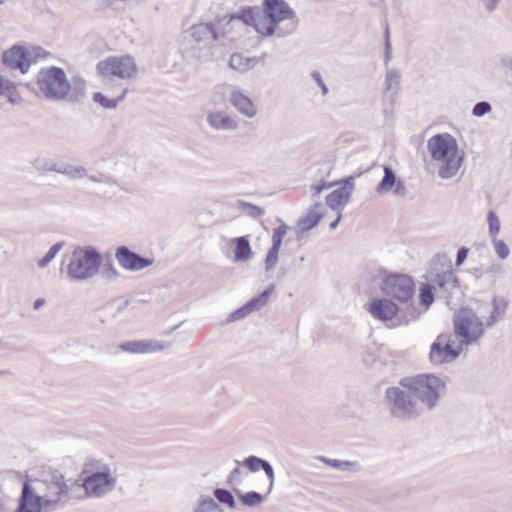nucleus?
Segmentation results:
<instances>
[{"label": "nucleus", "mask_w": 512, "mask_h": 512, "mask_svg": "<svg viewBox=\"0 0 512 512\" xmlns=\"http://www.w3.org/2000/svg\"><path fill=\"white\" fill-rule=\"evenodd\" d=\"M446 390V378L419 374L401 379L399 386L389 387L385 401L395 418L413 419L437 407Z\"/></svg>", "instance_id": "f257e3e1"}, {"label": "nucleus", "mask_w": 512, "mask_h": 512, "mask_svg": "<svg viewBox=\"0 0 512 512\" xmlns=\"http://www.w3.org/2000/svg\"><path fill=\"white\" fill-rule=\"evenodd\" d=\"M74 483L61 473H52L41 479L23 482L15 512H54L69 501Z\"/></svg>", "instance_id": "f03ea898"}, {"label": "nucleus", "mask_w": 512, "mask_h": 512, "mask_svg": "<svg viewBox=\"0 0 512 512\" xmlns=\"http://www.w3.org/2000/svg\"><path fill=\"white\" fill-rule=\"evenodd\" d=\"M231 20H240L263 36L279 38L292 34L299 22L295 11L284 0H264L263 8H244L233 14Z\"/></svg>", "instance_id": "7ed1b4c3"}, {"label": "nucleus", "mask_w": 512, "mask_h": 512, "mask_svg": "<svg viewBox=\"0 0 512 512\" xmlns=\"http://www.w3.org/2000/svg\"><path fill=\"white\" fill-rule=\"evenodd\" d=\"M101 263L102 257L94 247H77L71 254L67 273L73 280H87L97 274Z\"/></svg>", "instance_id": "20e7f679"}, {"label": "nucleus", "mask_w": 512, "mask_h": 512, "mask_svg": "<svg viewBox=\"0 0 512 512\" xmlns=\"http://www.w3.org/2000/svg\"><path fill=\"white\" fill-rule=\"evenodd\" d=\"M36 85L39 91L51 100L65 99L70 88L65 71L55 66L42 68L38 72Z\"/></svg>", "instance_id": "39448f33"}, {"label": "nucleus", "mask_w": 512, "mask_h": 512, "mask_svg": "<svg viewBox=\"0 0 512 512\" xmlns=\"http://www.w3.org/2000/svg\"><path fill=\"white\" fill-rule=\"evenodd\" d=\"M453 324L455 335L463 346L476 343L484 334V324L472 309H461L455 315Z\"/></svg>", "instance_id": "423d86ee"}, {"label": "nucleus", "mask_w": 512, "mask_h": 512, "mask_svg": "<svg viewBox=\"0 0 512 512\" xmlns=\"http://www.w3.org/2000/svg\"><path fill=\"white\" fill-rule=\"evenodd\" d=\"M117 485V473L110 466L104 464L86 476L83 480V488L90 497H103L115 489Z\"/></svg>", "instance_id": "0eeeda50"}, {"label": "nucleus", "mask_w": 512, "mask_h": 512, "mask_svg": "<svg viewBox=\"0 0 512 512\" xmlns=\"http://www.w3.org/2000/svg\"><path fill=\"white\" fill-rule=\"evenodd\" d=\"M381 290L391 298L400 302H407L414 295L415 284L408 275L390 274L383 279Z\"/></svg>", "instance_id": "6e6552de"}, {"label": "nucleus", "mask_w": 512, "mask_h": 512, "mask_svg": "<svg viewBox=\"0 0 512 512\" xmlns=\"http://www.w3.org/2000/svg\"><path fill=\"white\" fill-rule=\"evenodd\" d=\"M97 71L104 77L131 78L136 72L134 59L129 56H111L97 64Z\"/></svg>", "instance_id": "1a4fd4ad"}, {"label": "nucleus", "mask_w": 512, "mask_h": 512, "mask_svg": "<svg viewBox=\"0 0 512 512\" xmlns=\"http://www.w3.org/2000/svg\"><path fill=\"white\" fill-rule=\"evenodd\" d=\"M429 281L433 288L439 287L445 291L457 288L458 279L452 270V262L445 255L436 256L434 267L429 272Z\"/></svg>", "instance_id": "9d476101"}, {"label": "nucleus", "mask_w": 512, "mask_h": 512, "mask_svg": "<svg viewBox=\"0 0 512 512\" xmlns=\"http://www.w3.org/2000/svg\"><path fill=\"white\" fill-rule=\"evenodd\" d=\"M463 351V345L455 342L448 335L440 334L436 341L431 345L430 361L434 365L453 362Z\"/></svg>", "instance_id": "9b49d317"}, {"label": "nucleus", "mask_w": 512, "mask_h": 512, "mask_svg": "<svg viewBox=\"0 0 512 512\" xmlns=\"http://www.w3.org/2000/svg\"><path fill=\"white\" fill-rule=\"evenodd\" d=\"M427 148L433 162L463 152L459 150L456 139L447 133L436 134L431 137L428 140Z\"/></svg>", "instance_id": "f8f14e48"}, {"label": "nucleus", "mask_w": 512, "mask_h": 512, "mask_svg": "<svg viewBox=\"0 0 512 512\" xmlns=\"http://www.w3.org/2000/svg\"><path fill=\"white\" fill-rule=\"evenodd\" d=\"M115 258L123 269L132 272L150 267L154 262L152 258L143 257L124 245L116 248Z\"/></svg>", "instance_id": "ddd939ff"}, {"label": "nucleus", "mask_w": 512, "mask_h": 512, "mask_svg": "<svg viewBox=\"0 0 512 512\" xmlns=\"http://www.w3.org/2000/svg\"><path fill=\"white\" fill-rule=\"evenodd\" d=\"M30 56V52L26 48L15 45L3 53L2 61L7 68L18 69L25 74L31 65Z\"/></svg>", "instance_id": "4468645a"}, {"label": "nucleus", "mask_w": 512, "mask_h": 512, "mask_svg": "<svg viewBox=\"0 0 512 512\" xmlns=\"http://www.w3.org/2000/svg\"><path fill=\"white\" fill-rule=\"evenodd\" d=\"M274 292V285L270 284L265 288V290L258 296L253 297L250 299L247 303H245L242 307L238 308L234 312H232L229 317L228 321L234 322L241 320L245 318L247 315H249L252 312L259 311L261 308H263L267 302L269 297Z\"/></svg>", "instance_id": "2eb2a0df"}, {"label": "nucleus", "mask_w": 512, "mask_h": 512, "mask_svg": "<svg viewBox=\"0 0 512 512\" xmlns=\"http://www.w3.org/2000/svg\"><path fill=\"white\" fill-rule=\"evenodd\" d=\"M206 122L208 126L221 132H233L239 129V119L227 113L226 111H210L206 115Z\"/></svg>", "instance_id": "dca6fc26"}, {"label": "nucleus", "mask_w": 512, "mask_h": 512, "mask_svg": "<svg viewBox=\"0 0 512 512\" xmlns=\"http://www.w3.org/2000/svg\"><path fill=\"white\" fill-rule=\"evenodd\" d=\"M186 37L190 38L199 47H206L212 41L218 39V31L215 23H199L193 25L187 32Z\"/></svg>", "instance_id": "f3484780"}, {"label": "nucleus", "mask_w": 512, "mask_h": 512, "mask_svg": "<svg viewBox=\"0 0 512 512\" xmlns=\"http://www.w3.org/2000/svg\"><path fill=\"white\" fill-rule=\"evenodd\" d=\"M368 312L379 321L392 320L399 312V307L387 298H374L368 303Z\"/></svg>", "instance_id": "a211bd4d"}, {"label": "nucleus", "mask_w": 512, "mask_h": 512, "mask_svg": "<svg viewBox=\"0 0 512 512\" xmlns=\"http://www.w3.org/2000/svg\"><path fill=\"white\" fill-rule=\"evenodd\" d=\"M343 182V186L332 191L326 197L327 206L338 212L344 209L351 198L354 189V177H348Z\"/></svg>", "instance_id": "6ab92c4d"}, {"label": "nucleus", "mask_w": 512, "mask_h": 512, "mask_svg": "<svg viewBox=\"0 0 512 512\" xmlns=\"http://www.w3.org/2000/svg\"><path fill=\"white\" fill-rule=\"evenodd\" d=\"M229 102L241 115L249 119L254 118L258 113L257 107L251 98L237 87H231Z\"/></svg>", "instance_id": "aec40b11"}, {"label": "nucleus", "mask_w": 512, "mask_h": 512, "mask_svg": "<svg viewBox=\"0 0 512 512\" xmlns=\"http://www.w3.org/2000/svg\"><path fill=\"white\" fill-rule=\"evenodd\" d=\"M120 348L129 353L144 354L163 351L166 346L158 340H134L122 343Z\"/></svg>", "instance_id": "412c9836"}, {"label": "nucleus", "mask_w": 512, "mask_h": 512, "mask_svg": "<svg viewBox=\"0 0 512 512\" xmlns=\"http://www.w3.org/2000/svg\"><path fill=\"white\" fill-rule=\"evenodd\" d=\"M464 160V152L452 155L451 157L444 158L443 160H437L434 162L438 176L442 179H450L454 177Z\"/></svg>", "instance_id": "4be33fe9"}, {"label": "nucleus", "mask_w": 512, "mask_h": 512, "mask_svg": "<svg viewBox=\"0 0 512 512\" xmlns=\"http://www.w3.org/2000/svg\"><path fill=\"white\" fill-rule=\"evenodd\" d=\"M401 82V73L395 69H389L386 72L385 81H384V92L383 98L384 101L389 102V108L394 106L395 100L398 96L399 88Z\"/></svg>", "instance_id": "5701e85b"}, {"label": "nucleus", "mask_w": 512, "mask_h": 512, "mask_svg": "<svg viewBox=\"0 0 512 512\" xmlns=\"http://www.w3.org/2000/svg\"><path fill=\"white\" fill-rule=\"evenodd\" d=\"M234 248V261L246 262L252 257V249L248 236L236 237L231 240Z\"/></svg>", "instance_id": "b1692460"}, {"label": "nucleus", "mask_w": 512, "mask_h": 512, "mask_svg": "<svg viewBox=\"0 0 512 512\" xmlns=\"http://www.w3.org/2000/svg\"><path fill=\"white\" fill-rule=\"evenodd\" d=\"M324 206L320 202H315L313 207L308 211L307 215L301 218L298 226L302 231H308L314 228L323 216Z\"/></svg>", "instance_id": "393cba45"}, {"label": "nucleus", "mask_w": 512, "mask_h": 512, "mask_svg": "<svg viewBox=\"0 0 512 512\" xmlns=\"http://www.w3.org/2000/svg\"><path fill=\"white\" fill-rule=\"evenodd\" d=\"M317 459L326 465L341 471L356 473L361 470V464L358 461L330 459L324 456H318Z\"/></svg>", "instance_id": "a878e982"}, {"label": "nucleus", "mask_w": 512, "mask_h": 512, "mask_svg": "<svg viewBox=\"0 0 512 512\" xmlns=\"http://www.w3.org/2000/svg\"><path fill=\"white\" fill-rule=\"evenodd\" d=\"M86 96V82L81 77H73L70 82V88L67 93V99L71 102H79Z\"/></svg>", "instance_id": "bb28decb"}, {"label": "nucleus", "mask_w": 512, "mask_h": 512, "mask_svg": "<svg viewBox=\"0 0 512 512\" xmlns=\"http://www.w3.org/2000/svg\"><path fill=\"white\" fill-rule=\"evenodd\" d=\"M256 64L257 59L255 57H245L237 53L231 55L229 60V66L240 73H245L253 69Z\"/></svg>", "instance_id": "cd10ccee"}, {"label": "nucleus", "mask_w": 512, "mask_h": 512, "mask_svg": "<svg viewBox=\"0 0 512 512\" xmlns=\"http://www.w3.org/2000/svg\"><path fill=\"white\" fill-rule=\"evenodd\" d=\"M193 512H223V509L213 497L201 495L194 504Z\"/></svg>", "instance_id": "c85d7f7f"}, {"label": "nucleus", "mask_w": 512, "mask_h": 512, "mask_svg": "<svg viewBox=\"0 0 512 512\" xmlns=\"http://www.w3.org/2000/svg\"><path fill=\"white\" fill-rule=\"evenodd\" d=\"M57 173L64 174L72 180L83 179L88 176V170L85 167L64 162L60 163Z\"/></svg>", "instance_id": "c756f323"}, {"label": "nucleus", "mask_w": 512, "mask_h": 512, "mask_svg": "<svg viewBox=\"0 0 512 512\" xmlns=\"http://www.w3.org/2000/svg\"><path fill=\"white\" fill-rule=\"evenodd\" d=\"M397 182L394 171L391 167H384V176L380 183L376 187V191L378 194H386L394 187Z\"/></svg>", "instance_id": "7c9ffc66"}, {"label": "nucleus", "mask_w": 512, "mask_h": 512, "mask_svg": "<svg viewBox=\"0 0 512 512\" xmlns=\"http://www.w3.org/2000/svg\"><path fill=\"white\" fill-rule=\"evenodd\" d=\"M127 92H128V89L125 88L122 91V93L117 98H114V99H108L102 93L96 92L93 95V101L98 103L99 105H101L104 108L114 109L125 98Z\"/></svg>", "instance_id": "2f4dec72"}, {"label": "nucleus", "mask_w": 512, "mask_h": 512, "mask_svg": "<svg viewBox=\"0 0 512 512\" xmlns=\"http://www.w3.org/2000/svg\"><path fill=\"white\" fill-rule=\"evenodd\" d=\"M16 87L6 77L0 76V98L5 97L9 103H15Z\"/></svg>", "instance_id": "473e14b6"}, {"label": "nucleus", "mask_w": 512, "mask_h": 512, "mask_svg": "<svg viewBox=\"0 0 512 512\" xmlns=\"http://www.w3.org/2000/svg\"><path fill=\"white\" fill-rule=\"evenodd\" d=\"M213 495L219 505H226L230 509L235 508L236 502L231 491L224 488H216L213 492Z\"/></svg>", "instance_id": "72a5a7b5"}, {"label": "nucleus", "mask_w": 512, "mask_h": 512, "mask_svg": "<svg viewBox=\"0 0 512 512\" xmlns=\"http://www.w3.org/2000/svg\"><path fill=\"white\" fill-rule=\"evenodd\" d=\"M238 498L247 507H255L264 501V497L256 491L238 493Z\"/></svg>", "instance_id": "f704fd0d"}, {"label": "nucleus", "mask_w": 512, "mask_h": 512, "mask_svg": "<svg viewBox=\"0 0 512 512\" xmlns=\"http://www.w3.org/2000/svg\"><path fill=\"white\" fill-rule=\"evenodd\" d=\"M237 207L240 211L253 218H259L264 215V210L261 207L243 200L237 201Z\"/></svg>", "instance_id": "c9c22d12"}, {"label": "nucleus", "mask_w": 512, "mask_h": 512, "mask_svg": "<svg viewBox=\"0 0 512 512\" xmlns=\"http://www.w3.org/2000/svg\"><path fill=\"white\" fill-rule=\"evenodd\" d=\"M505 310H506L505 303H503L501 301L494 300L493 310L486 322V325L488 327H491L499 318H501L504 315Z\"/></svg>", "instance_id": "e433bc0d"}, {"label": "nucleus", "mask_w": 512, "mask_h": 512, "mask_svg": "<svg viewBox=\"0 0 512 512\" xmlns=\"http://www.w3.org/2000/svg\"><path fill=\"white\" fill-rule=\"evenodd\" d=\"M63 242H57L48 250V252L37 262L38 267H46L62 249Z\"/></svg>", "instance_id": "4c0bfd02"}, {"label": "nucleus", "mask_w": 512, "mask_h": 512, "mask_svg": "<svg viewBox=\"0 0 512 512\" xmlns=\"http://www.w3.org/2000/svg\"><path fill=\"white\" fill-rule=\"evenodd\" d=\"M61 162H56L53 160H48L45 158H37L33 165L36 170L38 171H54L57 172V169L59 168Z\"/></svg>", "instance_id": "58836bf2"}, {"label": "nucleus", "mask_w": 512, "mask_h": 512, "mask_svg": "<svg viewBox=\"0 0 512 512\" xmlns=\"http://www.w3.org/2000/svg\"><path fill=\"white\" fill-rule=\"evenodd\" d=\"M433 284H426L423 285L420 289V302L422 305L428 307L430 306L434 301V294H433Z\"/></svg>", "instance_id": "ea45409f"}, {"label": "nucleus", "mask_w": 512, "mask_h": 512, "mask_svg": "<svg viewBox=\"0 0 512 512\" xmlns=\"http://www.w3.org/2000/svg\"><path fill=\"white\" fill-rule=\"evenodd\" d=\"M265 462L266 460L252 455L244 459L243 466L250 472H258L263 468Z\"/></svg>", "instance_id": "a19ab883"}, {"label": "nucleus", "mask_w": 512, "mask_h": 512, "mask_svg": "<svg viewBox=\"0 0 512 512\" xmlns=\"http://www.w3.org/2000/svg\"><path fill=\"white\" fill-rule=\"evenodd\" d=\"M288 230V226L282 222L280 226L274 229L273 235H272V246L275 249H280L282 240L284 236L286 235Z\"/></svg>", "instance_id": "79ce46f5"}, {"label": "nucleus", "mask_w": 512, "mask_h": 512, "mask_svg": "<svg viewBox=\"0 0 512 512\" xmlns=\"http://www.w3.org/2000/svg\"><path fill=\"white\" fill-rule=\"evenodd\" d=\"M487 220L489 224V235L492 239L497 238L501 227L499 218L494 211H489Z\"/></svg>", "instance_id": "37998d69"}, {"label": "nucleus", "mask_w": 512, "mask_h": 512, "mask_svg": "<svg viewBox=\"0 0 512 512\" xmlns=\"http://www.w3.org/2000/svg\"><path fill=\"white\" fill-rule=\"evenodd\" d=\"M492 243H493L495 252L500 259L503 260L509 256V253H510L509 247L503 240L494 238V239H492Z\"/></svg>", "instance_id": "c03bdc74"}, {"label": "nucleus", "mask_w": 512, "mask_h": 512, "mask_svg": "<svg viewBox=\"0 0 512 512\" xmlns=\"http://www.w3.org/2000/svg\"><path fill=\"white\" fill-rule=\"evenodd\" d=\"M279 250L280 249H275L273 247H271L268 250V253H267L266 259H265V269L267 271L273 269L275 267V265L277 264Z\"/></svg>", "instance_id": "a18cd8bd"}, {"label": "nucleus", "mask_w": 512, "mask_h": 512, "mask_svg": "<svg viewBox=\"0 0 512 512\" xmlns=\"http://www.w3.org/2000/svg\"><path fill=\"white\" fill-rule=\"evenodd\" d=\"M492 110L491 104L487 101H481L474 105L472 114L476 117H482Z\"/></svg>", "instance_id": "49530a36"}, {"label": "nucleus", "mask_w": 512, "mask_h": 512, "mask_svg": "<svg viewBox=\"0 0 512 512\" xmlns=\"http://www.w3.org/2000/svg\"><path fill=\"white\" fill-rule=\"evenodd\" d=\"M102 275L108 281H114L120 276L119 272L112 263H108L103 267Z\"/></svg>", "instance_id": "de8ad7c7"}, {"label": "nucleus", "mask_w": 512, "mask_h": 512, "mask_svg": "<svg viewBox=\"0 0 512 512\" xmlns=\"http://www.w3.org/2000/svg\"><path fill=\"white\" fill-rule=\"evenodd\" d=\"M261 470H263L265 472V474L269 480V486H268V491H267V495H269L274 487V480H275L274 470L268 461L265 462V464Z\"/></svg>", "instance_id": "09e8293b"}, {"label": "nucleus", "mask_w": 512, "mask_h": 512, "mask_svg": "<svg viewBox=\"0 0 512 512\" xmlns=\"http://www.w3.org/2000/svg\"><path fill=\"white\" fill-rule=\"evenodd\" d=\"M478 1L480 2V4L482 5V7L484 8V10L487 13L492 14L498 9V7L500 6V4L503 0H478Z\"/></svg>", "instance_id": "8fccbe9b"}, {"label": "nucleus", "mask_w": 512, "mask_h": 512, "mask_svg": "<svg viewBox=\"0 0 512 512\" xmlns=\"http://www.w3.org/2000/svg\"><path fill=\"white\" fill-rule=\"evenodd\" d=\"M311 78L316 82V84L320 87L322 95L326 96L329 93V89L327 85L325 84L322 75L319 71H313L311 73Z\"/></svg>", "instance_id": "3c124183"}, {"label": "nucleus", "mask_w": 512, "mask_h": 512, "mask_svg": "<svg viewBox=\"0 0 512 512\" xmlns=\"http://www.w3.org/2000/svg\"><path fill=\"white\" fill-rule=\"evenodd\" d=\"M331 186H332V184H325V183L312 186L311 187V190H312L311 198L313 200H316V198H318V196L320 195V193L322 191L329 189Z\"/></svg>", "instance_id": "603ef678"}, {"label": "nucleus", "mask_w": 512, "mask_h": 512, "mask_svg": "<svg viewBox=\"0 0 512 512\" xmlns=\"http://www.w3.org/2000/svg\"><path fill=\"white\" fill-rule=\"evenodd\" d=\"M500 65L503 69L512 72V55H502L499 59Z\"/></svg>", "instance_id": "864d4df0"}, {"label": "nucleus", "mask_w": 512, "mask_h": 512, "mask_svg": "<svg viewBox=\"0 0 512 512\" xmlns=\"http://www.w3.org/2000/svg\"><path fill=\"white\" fill-rule=\"evenodd\" d=\"M468 255V249L465 247L460 248L456 255V265L460 266L464 263Z\"/></svg>", "instance_id": "5fc2aeb1"}, {"label": "nucleus", "mask_w": 512, "mask_h": 512, "mask_svg": "<svg viewBox=\"0 0 512 512\" xmlns=\"http://www.w3.org/2000/svg\"><path fill=\"white\" fill-rule=\"evenodd\" d=\"M88 179L94 183H104V184H107L109 183V177L105 176L104 174H100V175H88L87 176Z\"/></svg>", "instance_id": "6e6d98bb"}, {"label": "nucleus", "mask_w": 512, "mask_h": 512, "mask_svg": "<svg viewBox=\"0 0 512 512\" xmlns=\"http://www.w3.org/2000/svg\"><path fill=\"white\" fill-rule=\"evenodd\" d=\"M395 189H394V194L395 195H399V196H403L406 192V189H405V186H404V183L403 181L401 180H398L396 183H395Z\"/></svg>", "instance_id": "4d7b16f0"}, {"label": "nucleus", "mask_w": 512, "mask_h": 512, "mask_svg": "<svg viewBox=\"0 0 512 512\" xmlns=\"http://www.w3.org/2000/svg\"><path fill=\"white\" fill-rule=\"evenodd\" d=\"M240 474H241L240 468L239 467L234 468L229 475V481L233 482L240 476Z\"/></svg>", "instance_id": "13d9d810"}, {"label": "nucleus", "mask_w": 512, "mask_h": 512, "mask_svg": "<svg viewBox=\"0 0 512 512\" xmlns=\"http://www.w3.org/2000/svg\"><path fill=\"white\" fill-rule=\"evenodd\" d=\"M45 305V300L42 299V298H38L34 301V304H33V308L35 310H39L40 308H42L43 306Z\"/></svg>", "instance_id": "bf43d9fd"}, {"label": "nucleus", "mask_w": 512, "mask_h": 512, "mask_svg": "<svg viewBox=\"0 0 512 512\" xmlns=\"http://www.w3.org/2000/svg\"><path fill=\"white\" fill-rule=\"evenodd\" d=\"M128 305H129V300H125V301H124V302H122V303L120 304V306L117 308V312H118V313H121L122 311H124V310L127 308V306H128Z\"/></svg>", "instance_id": "052dcab7"}, {"label": "nucleus", "mask_w": 512, "mask_h": 512, "mask_svg": "<svg viewBox=\"0 0 512 512\" xmlns=\"http://www.w3.org/2000/svg\"><path fill=\"white\" fill-rule=\"evenodd\" d=\"M340 220H341V215L339 214L338 217L333 222L330 223V228L335 229L338 226Z\"/></svg>", "instance_id": "680f3d73"}, {"label": "nucleus", "mask_w": 512, "mask_h": 512, "mask_svg": "<svg viewBox=\"0 0 512 512\" xmlns=\"http://www.w3.org/2000/svg\"><path fill=\"white\" fill-rule=\"evenodd\" d=\"M389 30L386 29V46L389 47V40H388Z\"/></svg>", "instance_id": "e2e57ef3"}, {"label": "nucleus", "mask_w": 512, "mask_h": 512, "mask_svg": "<svg viewBox=\"0 0 512 512\" xmlns=\"http://www.w3.org/2000/svg\"><path fill=\"white\" fill-rule=\"evenodd\" d=\"M6 374H8L7 371H0V376L6 375Z\"/></svg>", "instance_id": "0e129e2a"}, {"label": "nucleus", "mask_w": 512, "mask_h": 512, "mask_svg": "<svg viewBox=\"0 0 512 512\" xmlns=\"http://www.w3.org/2000/svg\"><path fill=\"white\" fill-rule=\"evenodd\" d=\"M5 0H0V4H3Z\"/></svg>", "instance_id": "69168bd1"}]
</instances>
